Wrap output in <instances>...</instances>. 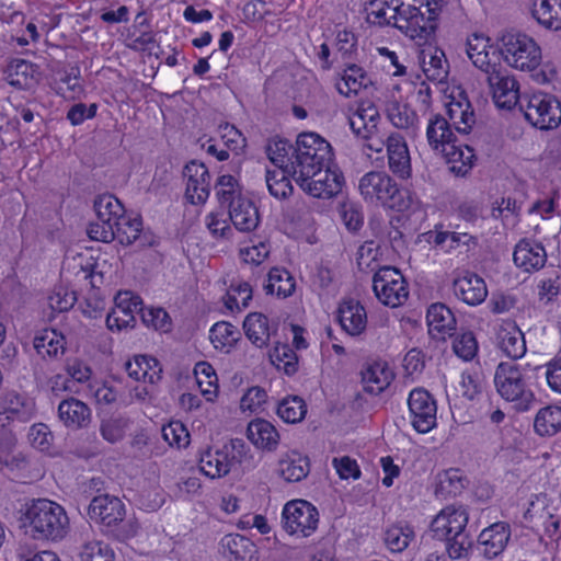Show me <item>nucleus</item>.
Here are the masks:
<instances>
[{
	"label": "nucleus",
	"instance_id": "052dcab7",
	"mask_svg": "<svg viewBox=\"0 0 561 561\" xmlns=\"http://www.w3.org/2000/svg\"><path fill=\"white\" fill-rule=\"evenodd\" d=\"M81 561H113L114 552L101 541L87 542L80 552Z\"/></svg>",
	"mask_w": 561,
	"mask_h": 561
},
{
	"label": "nucleus",
	"instance_id": "a878e982",
	"mask_svg": "<svg viewBox=\"0 0 561 561\" xmlns=\"http://www.w3.org/2000/svg\"><path fill=\"white\" fill-rule=\"evenodd\" d=\"M233 466V458H229L228 446L224 449L213 451L210 448L201 454L199 469L201 471L211 478H220L228 474Z\"/></svg>",
	"mask_w": 561,
	"mask_h": 561
},
{
	"label": "nucleus",
	"instance_id": "2f4dec72",
	"mask_svg": "<svg viewBox=\"0 0 561 561\" xmlns=\"http://www.w3.org/2000/svg\"><path fill=\"white\" fill-rule=\"evenodd\" d=\"M125 370L135 380L154 383L161 379L162 368L159 362L147 355H136L125 363Z\"/></svg>",
	"mask_w": 561,
	"mask_h": 561
},
{
	"label": "nucleus",
	"instance_id": "5701e85b",
	"mask_svg": "<svg viewBox=\"0 0 561 561\" xmlns=\"http://www.w3.org/2000/svg\"><path fill=\"white\" fill-rule=\"evenodd\" d=\"M513 260L518 267L531 272L545 266L547 254L540 243L522 240L515 247Z\"/></svg>",
	"mask_w": 561,
	"mask_h": 561
},
{
	"label": "nucleus",
	"instance_id": "20e7f679",
	"mask_svg": "<svg viewBox=\"0 0 561 561\" xmlns=\"http://www.w3.org/2000/svg\"><path fill=\"white\" fill-rule=\"evenodd\" d=\"M414 3H397L394 8L393 27L414 41L419 46L430 44L437 30L436 12L423 4L422 0Z\"/></svg>",
	"mask_w": 561,
	"mask_h": 561
},
{
	"label": "nucleus",
	"instance_id": "c85d7f7f",
	"mask_svg": "<svg viewBox=\"0 0 561 561\" xmlns=\"http://www.w3.org/2000/svg\"><path fill=\"white\" fill-rule=\"evenodd\" d=\"M247 434L253 445L268 451L275 450L279 443V434L275 426L263 419L251 421Z\"/></svg>",
	"mask_w": 561,
	"mask_h": 561
},
{
	"label": "nucleus",
	"instance_id": "9d476101",
	"mask_svg": "<svg viewBox=\"0 0 561 561\" xmlns=\"http://www.w3.org/2000/svg\"><path fill=\"white\" fill-rule=\"evenodd\" d=\"M373 289L376 297L386 306L398 307L409 296L407 283L399 270L383 266L373 277Z\"/></svg>",
	"mask_w": 561,
	"mask_h": 561
},
{
	"label": "nucleus",
	"instance_id": "473e14b6",
	"mask_svg": "<svg viewBox=\"0 0 561 561\" xmlns=\"http://www.w3.org/2000/svg\"><path fill=\"white\" fill-rule=\"evenodd\" d=\"M360 375L364 391L375 396L387 389L393 379V373L381 363L368 365Z\"/></svg>",
	"mask_w": 561,
	"mask_h": 561
},
{
	"label": "nucleus",
	"instance_id": "f8f14e48",
	"mask_svg": "<svg viewBox=\"0 0 561 561\" xmlns=\"http://www.w3.org/2000/svg\"><path fill=\"white\" fill-rule=\"evenodd\" d=\"M318 511L307 501L288 502L283 510V526L289 534L310 536L318 525Z\"/></svg>",
	"mask_w": 561,
	"mask_h": 561
},
{
	"label": "nucleus",
	"instance_id": "4d7b16f0",
	"mask_svg": "<svg viewBox=\"0 0 561 561\" xmlns=\"http://www.w3.org/2000/svg\"><path fill=\"white\" fill-rule=\"evenodd\" d=\"M33 65L24 59H13L5 67L4 73L11 85L22 87L32 76Z\"/></svg>",
	"mask_w": 561,
	"mask_h": 561
},
{
	"label": "nucleus",
	"instance_id": "dca6fc26",
	"mask_svg": "<svg viewBox=\"0 0 561 561\" xmlns=\"http://www.w3.org/2000/svg\"><path fill=\"white\" fill-rule=\"evenodd\" d=\"M486 80L499 107L510 110L517 104L519 101L518 83L505 68H493Z\"/></svg>",
	"mask_w": 561,
	"mask_h": 561
},
{
	"label": "nucleus",
	"instance_id": "aec40b11",
	"mask_svg": "<svg viewBox=\"0 0 561 561\" xmlns=\"http://www.w3.org/2000/svg\"><path fill=\"white\" fill-rule=\"evenodd\" d=\"M428 333L433 339L445 340L456 330V318L451 310L444 304H433L426 314Z\"/></svg>",
	"mask_w": 561,
	"mask_h": 561
},
{
	"label": "nucleus",
	"instance_id": "0e129e2a",
	"mask_svg": "<svg viewBox=\"0 0 561 561\" xmlns=\"http://www.w3.org/2000/svg\"><path fill=\"white\" fill-rule=\"evenodd\" d=\"M87 233L92 240L107 243L115 239V225L98 219L89 225Z\"/></svg>",
	"mask_w": 561,
	"mask_h": 561
},
{
	"label": "nucleus",
	"instance_id": "4468645a",
	"mask_svg": "<svg viewBox=\"0 0 561 561\" xmlns=\"http://www.w3.org/2000/svg\"><path fill=\"white\" fill-rule=\"evenodd\" d=\"M115 307L106 317L107 328L113 330H122L134 327L135 314L140 316L142 310V300L139 296L131 291H119L114 299Z\"/></svg>",
	"mask_w": 561,
	"mask_h": 561
},
{
	"label": "nucleus",
	"instance_id": "5fc2aeb1",
	"mask_svg": "<svg viewBox=\"0 0 561 561\" xmlns=\"http://www.w3.org/2000/svg\"><path fill=\"white\" fill-rule=\"evenodd\" d=\"M445 548L450 559H465L469 557L473 541L468 533L461 531L444 538Z\"/></svg>",
	"mask_w": 561,
	"mask_h": 561
},
{
	"label": "nucleus",
	"instance_id": "1a4fd4ad",
	"mask_svg": "<svg viewBox=\"0 0 561 561\" xmlns=\"http://www.w3.org/2000/svg\"><path fill=\"white\" fill-rule=\"evenodd\" d=\"M520 110L525 118L539 129H553L561 124V103L551 94L534 93L527 98L526 105L520 102Z\"/></svg>",
	"mask_w": 561,
	"mask_h": 561
},
{
	"label": "nucleus",
	"instance_id": "09e8293b",
	"mask_svg": "<svg viewBox=\"0 0 561 561\" xmlns=\"http://www.w3.org/2000/svg\"><path fill=\"white\" fill-rule=\"evenodd\" d=\"M293 150H295V146L286 139H273L266 146V152L272 163L287 171L291 162Z\"/></svg>",
	"mask_w": 561,
	"mask_h": 561
},
{
	"label": "nucleus",
	"instance_id": "6ab92c4d",
	"mask_svg": "<svg viewBox=\"0 0 561 561\" xmlns=\"http://www.w3.org/2000/svg\"><path fill=\"white\" fill-rule=\"evenodd\" d=\"M454 293L469 306H477L483 302L488 295V289L483 278L477 274L467 272L461 277L454 280Z\"/></svg>",
	"mask_w": 561,
	"mask_h": 561
},
{
	"label": "nucleus",
	"instance_id": "b1692460",
	"mask_svg": "<svg viewBox=\"0 0 561 561\" xmlns=\"http://www.w3.org/2000/svg\"><path fill=\"white\" fill-rule=\"evenodd\" d=\"M339 321L350 335H359L366 329L367 313L359 301L346 299L340 305Z\"/></svg>",
	"mask_w": 561,
	"mask_h": 561
},
{
	"label": "nucleus",
	"instance_id": "6e6d98bb",
	"mask_svg": "<svg viewBox=\"0 0 561 561\" xmlns=\"http://www.w3.org/2000/svg\"><path fill=\"white\" fill-rule=\"evenodd\" d=\"M217 197L221 206H229L237 198L243 195L240 192L239 184L232 175H221L216 183Z\"/></svg>",
	"mask_w": 561,
	"mask_h": 561
},
{
	"label": "nucleus",
	"instance_id": "13d9d810",
	"mask_svg": "<svg viewBox=\"0 0 561 561\" xmlns=\"http://www.w3.org/2000/svg\"><path fill=\"white\" fill-rule=\"evenodd\" d=\"M140 318L145 325L154 330L168 332L171 329V318L162 308H145L140 311Z\"/></svg>",
	"mask_w": 561,
	"mask_h": 561
},
{
	"label": "nucleus",
	"instance_id": "49530a36",
	"mask_svg": "<svg viewBox=\"0 0 561 561\" xmlns=\"http://www.w3.org/2000/svg\"><path fill=\"white\" fill-rule=\"evenodd\" d=\"M388 118L397 128L411 129L414 134L417 123V114L408 104L393 102L389 105Z\"/></svg>",
	"mask_w": 561,
	"mask_h": 561
},
{
	"label": "nucleus",
	"instance_id": "6e6552de",
	"mask_svg": "<svg viewBox=\"0 0 561 561\" xmlns=\"http://www.w3.org/2000/svg\"><path fill=\"white\" fill-rule=\"evenodd\" d=\"M497 47L504 61L519 70H535L541 61V49L525 33L510 30L497 37Z\"/></svg>",
	"mask_w": 561,
	"mask_h": 561
},
{
	"label": "nucleus",
	"instance_id": "0eeeda50",
	"mask_svg": "<svg viewBox=\"0 0 561 561\" xmlns=\"http://www.w3.org/2000/svg\"><path fill=\"white\" fill-rule=\"evenodd\" d=\"M529 368L514 362L500 363L494 374V383L499 394L514 403L517 411H527L536 398L528 383Z\"/></svg>",
	"mask_w": 561,
	"mask_h": 561
},
{
	"label": "nucleus",
	"instance_id": "cd10ccee",
	"mask_svg": "<svg viewBox=\"0 0 561 561\" xmlns=\"http://www.w3.org/2000/svg\"><path fill=\"white\" fill-rule=\"evenodd\" d=\"M278 474L286 482H299L310 472V460L298 451L284 455L278 461Z\"/></svg>",
	"mask_w": 561,
	"mask_h": 561
},
{
	"label": "nucleus",
	"instance_id": "338daca9",
	"mask_svg": "<svg viewBox=\"0 0 561 561\" xmlns=\"http://www.w3.org/2000/svg\"><path fill=\"white\" fill-rule=\"evenodd\" d=\"M332 462L341 479H358L360 477L357 462L348 456L334 458Z\"/></svg>",
	"mask_w": 561,
	"mask_h": 561
},
{
	"label": "nucleus",
	"instance_id": "37998d69",
	"mask_svg": "<svg viewBox=\"0 0 561 561\" xmlns=\"http://www.w3.org/2000/svg\"><path fill=\"white\" fill-rule=\"evenodd\" d=\"M414 537L415 533L410 525L398 523L386 529L383 541L390 551L402 552L408 548Z\"/></svg>",
	"mask_w": 561,
	"mask_h": 561
},
{
	"label": "nucleus",
	"instance_id": "a19ab883",
	"mask_svg": "<svg viewBox=\"0 0 561 561\" xmlns=\"http://www.w3.org/2000/svg\"><path fill=\"white\" fill-rule=\"evenodd\" d=\"M534 428L540 436H553L561 431V407L548 405L538 411Z\"/></svg>",
	"mask_w": 561,
	"mask_h": 561
},
{
	"label": "nucleus",
	"instance_id": "ea45409f",
	"mask_svg": "<svg viewBox=\"0 0 561 561\" xmlns=\"http://www.w3.org/2000/svg\"><path fill=\"white\" fill-rule=\"evenodd\" d=\"M295 286V279L286 268L273 267L267 274L264 290L267 295L276 294L278 297L286 298L293 295Z\"/></svg>",
	"mask_w": 561,
	"mask_h": 561
},
{
	"label": "nucleus",
	"instance_id": "7c9ffc66",
	"mask_svg": "<svg viewBox=\"0 0 561 561\" xmlns=\"http://www.w3.org/2000/svg\"><path fill=\"white\" fill-rule=\"evenodd\" d=\"M380 114L371 102L362 103L357 111L350 117V126L357 137H369L377 131Z\"/></svg>",
	"mask_w": 561,
	"mask_h": 561
},
{
	"label": "nucleus",
	"instance_id": "a211bd4d",
	"mask_svg": "<svg viewBox=\"0 0 561 561\" xmlns=\"http://www.w3.org/2000/svg\"><path fill=\"white\" fill-rule=\"evenodd\" d=\"M388 164L390 171L402 180L412 175L411 158L404 139L399 134L387 137Z\"/></svg>",
	"mask_w": 561,
	"mask_h": 561
},
{
	"label": "nucleus",
	"instance_id": "bb28decb",
	"mask_svg": "<svg viewBox=\"0 0 561 561\" xmlns=\"http://www.w3.org/2000/svg\"><path fill=\"white\" fill-rule=\"evenodd\" d=\"M58 416L66 426L82 428L91 421V410L84 402L71 397L59 403Z\"/></svg>",
	"mask_w": 561,
	"mask_h": 561
},
{
	"label": "nucleus",
	"instance_id": "f03ea898",
	"mask_svg": "<svg viewBox=\"0 0 561 561\" xmlns=\"http://www.w3.org/2000/svg\"><path fill=\"white\" fill-rule=\"evenodd\" d=\"M23 525L36 540H61L68 531L69 518L59 504L47 499L33 500L26 506Z\"/></svg>",
	"mask_w": 561,
	"mask_h": 561
},
{
	"label": "nucleus",
	"instance_id": "c756f323",
	"mask_svg": "<svg viewBox=\"0 0 561 561\" xmlns=\"http://www.w3.org/2000/svg\"><path fill=\"white\" fill-rule=\"evenodd\" d=\"M531 15L547 30H561V0H530Z\"/></svg>",
	"mask_w": 561,
	"mask_h": 561
},
{
	"label": "nucleus",
	"instance_id": "79ce46f5",
	"mask_svg": "<svg viewBox=\"0 0 561 561\" xmlns=\"http://www.w3.org/2000/svg\"><path fill=\"white\" fill-rule=\"evenodd\" d=\"M468 480L459 469L450 468L438 474L435 493L445 499L455 497L462 492Z\"/></svg>",
	"mask_w": 561,
	"mask_h": 561
},
{
	"label": "nucleus",
	"instance_id": "f3484780",
	"mask_svg": "<svg viewBox=\"0 0 561 561\" xmlns=\"http://www.w3.org/2000/svg\"><path fill=\"white\" fill-rule=\"evenodd\" d=\"M469 515L465 507L454 505L443 508L431 523L433 536L443 540L444 538L466 530Z\"/></svg>",
	"mask_w": 561,
	"mask_h": 561
},
{
	"label": "nucleus",
	"instance_id": "ddd939ff",
	"mask_svg": "<svg viewBox=\"0 0 561 561\" xmlns=\"http://www.w3.org/2000/svg\"><path fill=\"white\" fill-rule=\"evenodd\" d=\"M344 178L341 172L331 170L329 164L321 168L308 178L301 179L297 184L308 193L317 198H331L337 195L343 186Z\"/></svg>",
	"mask_w": 561,
	"mask_h": 561
},
{
	"label": "nucleus",
	"instance_id": "774afa93",
	"mask_svg": "<svg viewBox=\"0 0 561 561\" xmlns=\"http://www.w3.org/2000/svg\"><path fill=\"white\" fill-rule=\"evenodd\" d=\"M545 375L550 389L561 393V357L547 364Z\"/></svg>",
	"mask_w": 561,
	"mask_h": 561
},
{
	"label": "nucleus",
	"instance_id": "4be33fe9",
	"mask_svg": "<svg viewBox=\"0 0 561 561\" xmlns=\"http://www.w3.org/2000/svg\"><path fill=\"white\" fill-rule=\"evenodd\" d=\"M228 209L229 218L239 231L250 232L257 227L259 209L250 198L239 197L228 206Z\"/></svg>",
	"mask_w": 561,
	"mask_h": 561
},
{
	"label": "nucleus",
	"instance_id": "8fccbe9b",
	"mask_svg": "<svg viewBox=\"0 0 561 561\" xmlns=\"http://www.w3.org/2000/svg\"><path fill=\"white\" fill-rule=\"evenodd\" d=\"M306 413V403L299 397H287L277 407L278 416L286 423L300 422Z\"/></svg>",
	"mask_w": 561,
	"mask_h": 561
},
{
	"label": "nucleus",
	"instance_id": "58836bf2",
	"mask_svg": "<svg viewBox=\"0 0 561 561\" xmlns=\"http://www.w3.org/2000/svg\"><path fill=\"white\" fill-rule=\"evenodd\" d=\"M1 407L3 409L0 415H5L7 420L27 421L32 414V408L26 398L14 390L7 391L2 398Z\"/></svg>",
	"mask_w": 561,
	"mask_h": 561
},
{
	"label": "nucleus",
	"instance_id": "e2e57ef3",
	"mask_svg": "<svg viewBox=\"0 0 561 561\" xmlns=\"http://www.w3.org/2000/svg\"><path fill=\"white\" fill-rule=\"evenodd\" d=\"M426 77L431 80L442 82L447 76V60L443 50H436L431 56L428 67L424 68Z\"/></svg>",
	"mask_w": 561,
	"mask_h": 561
},
{
	"label": "nucleus",
	"instance_id": "9b49d317",
	"mask_svg": "<svg viewBox=\"0 0 561 561\" xmlns=\"http://www.w3.org/2000/svg\"><path fill=\"white\" fill-rule=\"evenodd\" d=\"M411 425L421 434L431 432L437 424V405L433 396L423 388L413 389L408 399Z\"/></svg>",
	"mask_w": 561,
	"mask_h": 561
},
{
	"label": "nucleus",
	"instance_id": "393cba45",
	"mask_svg": "<svg viewBox=\"0 0 561 561\" xmlns=\"http://www.w3.org/2000/svg\"><path fill=\"white\" fill-rule=\"evenodd\" d=\"M510 539V526L497 522L483 529L478 541L484 547L483 554L488 559L497 557L506 547Z\"/></svg>",
	"mask_w": 561,
	"mask_h": 561
},
{
	"label": "nucleus",
	"instance_id": "4c0bfd02",
	"mask_svg": "<svg viewBox=\"0 0 561 561\" xmlns=\"http://www.w3.org/2000/svg\"><path fill=\"white\" fill-rule=\"evenodd\" d=\"M65 344V336L54 329L41 331L33 341L34 348L43 358L56 357L58 353L64 354L66 350Z\"/></svg>",
	"mask_w": 561,
	"mask_h": 561
},
{
	"label": "nucleus",
	"instance_id": "864d4df0",
	"mask_svg": "<svg viewBox=\"0 0 561 561\" xmlns=\"http://www.w3.org/2000/svg\"><path fill=\"white\" fill-rule=\"evenodd\" d=\"M271 358L277 368L283 369L287 376H293L298 370V356L287 344L276 345Z\"/></svg>",
	"mask_w": 561,
	"mask_h": 561
},
{
	"label": "nucleus",
	"instance_id": "de8ad7c7",
	"mask_svg": "<svg viewBox=\"0 0 561 561\" xmlns=\"http://www.w3.org/2000/svg\"><path fill=\"white\" fill-rule=\"evenodd\" d=\"M142 222L141 219L130 218L129 216L123 215L118 221L115 222V239L121 244L129 245L134 243L141 231Z\"/></svg>",
	"mask_w": 561,
	"mask_h": 561
},
{
	"label": "nucleus",
	"instance_id": "603ef678",
	"mask_svg": "<svg viewBox=\"0 0 561 561\" xmlns=\"http://www.w3.org/2000/svg\"><path fill=\"white\" fill-rule=\"evenodd\" d=\"M286 174L289 173L285 169L266 172V185L271 195L276 198L284 199L293 193L294 187Z\"/></svg>",
	"mask_w": 561,
	"mask_h": 561
},
{
	"label": "nucleus",
	"instance_id": "423d86ee",
	"mask_svg": "<svg viewBox=\"0 0 561 561\" xmlns=\"http://www.w3.org/2000/svg\"><path fill=\"white\" fill-rule=\"evenodd\" d=\"M358 191L365 203L403 211L411 205L408 192L400 188L397 182L385 171H370L358 182Z\"/></svg>",
	"mask_w": 561,
	"mask_h": 561
},
{
	"label": "nucleus",
	"instance_id": "69168bd1",
	"mask_svg": "<svg viewBox=\"0 0 561 561\" xmlns=\"http://www.w3.org/2000/svg\"><path fill=\"white\" fill-rule=\"evenodd\" d=\"M76 295L65 288H58L48 298L49 306L54 311L65 312L70 310L76 304Z\"/></svg>",
	"mask_w": 561,
	"mask_h": 561
},
{
	"label": "nucleus",
	"instance_id": "c03bdc74",
	"mask_svg": "<svg viewBox=\"0 0 561 561\" xmlns=\"http://www.w3.org/2000/svg\"><path fill=\"white\" fill-rule=\"evenodd\" d=\"M130 421L123 414H113L100 422V434L110 444H116L125 437Z\"/></svg>",
	"mask_w": 561,
	"mask_h": 561
},
{
	"label": "nucleus",
	"instance_id": "f257e3e1",
	"mask_svg": "<svg viewBox=\"0 0 561 561\" xmlns=\"http://www.w3.org/2000/svg\"><path fill=\"white\" fill-rule=\"evenodd\" d=\"M426 138L430 147L443 154L450 163V172L457 176H466L476 158L473 149L468 145L457 144L449 122L440 114L433 115L427 124Z\"/></svg>",
	"mask_w": 561,
	"mask_h": 561
},
{
	"label": "nucleus",
	"instance_id": "3c124183",
	"mask_svg": "<svg viewBox=\"0 0 561 561\" xmlns=\"http://www.w3.org/2000/svg\"><path fill=\"white\" fill-rule=\"evenodd\" d=\"M240 331L229 322H217L210 329L209 339L216 348L231 346L240 340Z\"/></svg>",
	"mask_w": 561,
	"mask_h": 561
},
{
	"label": "nucleus",
	"instance_id": "c9c22d12",
	"mask_svg": "<svg viewBox=\"0 0 561 561\" xmlns=\"http://www.w3.org/2000/svg\"><path fill=\"white\" fill-rule=\"evenodd\" d=\"M221 552L229 561H244L254 552L253 542L239 534H228L220 540Z\"/></svg>",
	"mask_w": 561,
	"mask_h": 561
},
{
	"label": "nucleus",
	"instance_id": "a18cd8bd",
	"mask_svg": "<svg viewBox=\"0 0 561 561\" xmlns=\"http://www.w3.org/2000/svg\"><path fill=\"white\" fill-rule=\"evenodd\" d=\"M94 210L99 220H105L115 225L125 215L124 206L112 194L100 195L94 201Z\"/></svg>",
	"mask_w": 561,
	"mask_h": 561
},
{
	"label": "nucleus",
	"instance_id": "f704fd0d",
	"mask_svg": "<svg viewBox=\"0 0 561 561\" xmlns=\"http://www.w3.org/2000/svg\"><path fill=\"white\" fill-rule=\"evenodd\" d=\"M371 83L366 71L355 65L351 64L344 70L342 78L335 83L337 92L346 98L356 95L362 88H367Z\"/></svg>",
	"mask_w": 561,
	"mask_h": 561
},
{
	"label": "nucleus",
	"instance_id": "412c9836",
	"mask_svg": "<svg viewBox=\"0 0 561 561\" xmlns=\"http://www.w3.org/2000/svg\"><path fill=\"white\" fill-rule=\"evenodd\" d=\"M459 100L453 96L446 103V119L449 122L450 127L454 126L459 134L467 135L471 131L476 117L468 99L462 93H459Z\"/></svg>",
	"mask_w": 561,
	"mask_h": 561
},
{
	"label": "nucleus",
	"instance_id": "7ed1b4c3",
	"mask_svg": "<svg viewBox=\"0 0 561 561\" xmlns=\"http://www.w3.org/2000/svg\"><path fill=\"white\" fill-rule=\"evenodd\" d=\"M333 159L331 145L316 133H302L297 137L295 150L290 154L288 173L296 182L314 175Z\"/></svg>",
	"mask_w": 561,
	"mask_h": 561
},
{
	"label": "nucleus",
	"instance_id": "39448f33",
	"mask_svg": "<svg viewBox=\"0 0 561 561\" xmlns=\"http://www.w3.org/2000/svg\"><path fill=\"white\" fill-rule=\"evenodd\" d=\"M124 503L116 496L102 494L92 499L89 516L103 526V531L118 541H126L136 536L138 526L131 518L126 519Z\"/></svg>",
	"mask_w": 561,
	"mask_h": 561
},
{
	"label": "nucleus",
	"instance_id": "e433bc0d",
	"mask_svg": "<svg viewBox=\"0 0 561 561\" xmlns=\"http://www.w3.org/2000/svg\"><path fill=\"white\" fill-rule=\"evenodd\" d=\"M245 336L256 347L267 345L271 336L268 319L261 312L249 313L243 321Z\"/></svg>",
	"mask_w": 561,
	"mask_h": 561
},
{
	"label": "nucleus",
	"instance_id": "680f3d73",
	"mask_svg": "<svg viewBox=\"0 0 561 561\" xmlns=\"http://www.w3.org/2000/svg\"><path fill=\"white\" fill-rule=\"evenodd\" d=\"M162 436L169 445H176L178 447L186 446L190 437L187 430L180 422H173L163 426Z\"/></svg>",
	"mask_w": 561,
	"mask_h": 561
},
{
	"label": "nucleus",
	"instance_id": "2eb2a0df",
	"mask_svg": "<svg viewBox=\"0 0 561 561\" xmlns=\"http://www.w3.org/2000/svg\"><path fill=\"white\" fill-rule=\"evenodd\" d=\"M183 175L187 179L185 196L194 205L204 204L210 193V174L203 162L192 160L185 164Z\"/></svg>",
	"mask_w": 561,
	"mask_h": 561
},
{
	"label": "nucleus",
	"instance_id": "72a5a7b5",
	"mask_svg": "<svg viewBox=\"0 0 561 561\" xmlns=\"http://www.w3.org/2000/svg\"><path fill=\"white\" fill-rule=\"evenodd\" d=\"M499 347L512 359L520 358L526 353L524 333L515 325L502 328L497 334Z\"/></svg>",
	"mask_w": 561,
	"mask_h": 561
},
{
	"label": "nucleus",
	"instance_id": "bf43d9fd",
	"mask_svg": "<svg viewBox=\"0 0 561 561\" xmlns=\"http://www.w3.org/2000/svg\"><path fill=\"white\" fill-rule=\"evenodd\" d=\"M453 350L457 356L465 360L472 359L478 352V342L471 331L456 335Z\"/></svg>",
	"mask_w": 561,
	"mask_h": 561
}]
</instances>
